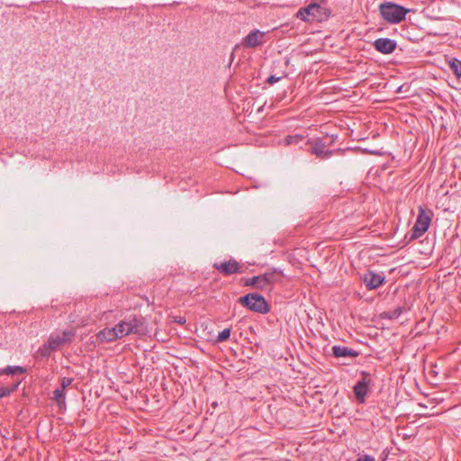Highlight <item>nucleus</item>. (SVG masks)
Masks as SVG:
<instances>
[{"label": "nucleus", "mask_w": 461, "mask_h": 461, "mask_svg": "<svg viewBox=\"0 0 461 461\" xmlns=\"http://www.w3.org/2000/svg\"><path fill=\"white\" fill-rule=\"evenodd\" d=\"M361 279L368 290H373L378 288L384 284V276L383 274H377L374 271L368 270L363 275Z\"/></svg>", "instance_id": "9"}, {"label": "nucleus", "mask_w": 461, "mask_h": 461, "mask_svg": "<svg viewBox=\"0 0 461 461\" xmlns=\"http://www.w3.org/2000/svg\"><path fill=\"white\" fill-rule=\"evenodd\" d=\"M356 461H375V459L370 455H363L358 456Z\"/></svg>", "instance_id": "25"}, {"label": "nucleus", "mask_w": 461, "mask_h": 461, "mask_svg": "<svg viewBox=\"0 0 461 461\" xmlns=\"http://www.w3.org/2000/svg\"><path fill=\"white\" fill-rule=\"evenodd\" d=\"M370 381V375L366 372H362V378L355 384L353 388L355 396L359 402H365Z\"/></svg>", "instance_id": "8"}, {"label": "nucleus", "mask_w": 461, "mask_h": 461, "mask_svg": "<svg viewBox=\"0 0 461 461\" xmlns=\"http://www.w3.org/2000/svg\"><path fill=\"white\" fill-rule=\"evenodd\" d=\"M280 77H276V76H270L267 79V82L270 85H273L276 82H278L280 80Z\"/></svg>", "instance_id": "26"}, {"label": "nucleus", "mask_w": 461, "mask_h": 461, "mask_svg": "<svg viewBox=\"0 0 461 461\" xmlns=\"http://www.w3.org/2000/svg\"><path fill=\"white\" fill-rule=\"evenodd\" d=\"M74 336L75 332L72 330L53 332L50 335L46 342L48 343V347L54 352L70 343Z\"/></svg>", "instance_id": "6"}, {"label": "nucleus", "mask_w": 461, "mask_h": 461, "mask_svg": "<svg viewBox=\"0 0 461 461\" xmlns=\"http://www.w3.org/2000/svg\"><path fill=\"white\" fill-rule=\"evenodd\" d=\"M54 399L59 403L61 401L65 399L64 390L61 388H58L53 392Z\"/></svg>", "instance_id": "21"}, {"label": "nucleus", "mask_w": 461, "mask_h": 461, "mask_svg": "<svg viewBox=\"0 0 461 461\" xmlns=\"http://www.w3.org/2000/svg\"><path fill=\"white\" fill-rule=\"evenodd\" d=\"M184 321L183 318L178 319L177 322L182 323Z\"/></svg>", "instance_id": "28"}, {"label": "nucleus", "mask_w": 461, "mask_h": 461, "mask_svg": "<svg viewBox=\"0 0 461 461\" xmlns=\"http://www.w3.org/2000/svg\"><path fill=\"white\" fill-rule=\"evenodd\" d=\"M325 0H320V2H324Z\"/></svg>", "instance_id": "29"}, {"label": "nucleus", "mask_w": 461, "mask_h": 461, "mask_svg": "<svg viewBox=\"0 0 461 461\" xmlns=\"http://www.w3.org/2000/svg\"><path fill=\"white\" fill-rule=\"evenodd\" d=\"M312 21L322 22L327 20L330 15V11L321 6L319 3H312L308 5Z\"/></svg>", "instance_id": "11"}, {"label": "nucleus", "mask_w": 461, "mask_h": 461, "mask_svg": "<svg viewBox=\"0 0 461 461\" xmlns=\"http://www.w3.org/2000/svg\"><path fill=\"white\" fill-rule=\"evenodd\" d=\"M431 212H426L422 207H419V213L412 227L411 239L421 237L429 228L431 222Z\"/></svg>", "instance_id": "5"}, {"label": "nucleus", "mask_w": 461, "mask_h": 461, "mask_svg": "<svg viewBox=\"0 0 461 461\" xmlns=\"http://www.w3.org/2000/svg\"><path fill=\"white\" fill-rule=\"evenodd\" d=\"M308 143L311 145L312 153L320 158H328L333 153L332 150L326 148V145L320 138L308 140Z\"/></svg>", "instance_id": "10"}, {"label": "nucleus", "mask_w": 461, "mask_h": 461, "mask_svg": "<svg viewBox=\"0 0 461 461\" xmlns=\"http://www.w3.org/2000/svg\"><path fill=\"white\" fill-rule=\"evenodd\" d=\"M264 36V32L254 30L250 32L242 41V44L246 48H256L258 46L262 45V38Z\"/></svg>", "instance_id": "13"}, {"label": "nucleus", "mask_w": 461, "mask_h": 461, "mask_svg": "<svg viewBox=\"0 0 461 461\" xmlns=\"http://www.w3.org/2000/svg\"><path fill=\"white\" fill-rule=\"evenodd\" d=\"M239 303L249 310L266 314L269 312L270 307L266 299L258 293H250L239 298Z\"/></svg>", "instance_id": "4"}, {"label": "nucleus", "mask_w": 461, "mask_h": 461, "mask_svg": "<svg viewBox=\"0 0 461 461\" xmlns=\"http://www.w3.org/2000/svg\"><path fill=\"white\" fill-rule=\"evenodd\" d=\"M213 267L223 276L243 273V266L234 258L220 263H214Z\"/></svg>", "instance_id": "7"}, {"label": "nucleus", "mask_w": 461, "mask_h": 461, "mask_svg": "<svg viewBox=\"0 0 461 461\" xmlns=\"http://www.w3.org/2000/svg\"><path fill=\"white\" fill-rule=\"evenodd\" d=\"M448 65L456 78L461 81V61L456 58H452Z\"/></svg>", "instance_id": "18"}, {"label": "nucleus", "mask_w": 461, "mask_h": 461, "mask_svg": "<svg viewBox=\"0 0 461 461\" xmlns=\"http://www.w3.org/2000/svg\"><path fill=\"white\" fill-rule=\"evenodd\" d=\"M96 339L100 342H113L121 339L116 326L104 328L96 334Z\"/></svg>", "instance_id": "14"}, {"label": "nucleus", "mask_w": 461, "mask_h": 461, "mask_svg": "<svg viewBox=\"0 0 461 461\" xmlns=\"http://www.w3.org/2000/svg\"><path fill=\"white\" fill-rule=\"evenodd\" d=\"M26 372V369L20 366H8L2 370V373L7 375H18Z\"/></svg>", "instance_id": "17"}, {"label": "nucleus", "mask_w": 461, "mask_h": 461, "mask_svg": "<svg viewBox=\"0 0 461 461\" xmlns=\"http://www.w3.org/2000/svg\"><path fill=\"white\" fill-rule=\"evenodd\" d=\"M402 313V307H397V308L393 309V311L387 312L386 314L388 315V318H390V319H396Z\"/></svg>", "instance_id": "23"}, {"label": "nucleus", "mask_w": 461, "mask_h": 461, "mask_svg": "<svg viewBox=\"0 0 461 461\" xmlns=\"http://www.w3.org/2000/svg\"><path fill=\"white\" fill-rule=\"evenodd\" d=\"M115 326L121 339L131 334L141 337L149 333L144 318L136 314L124 317Z\"/></svg>", "instance_id": "1"}, {"label": "nucleus", "mask_w": 461, "mask_h": 461, "mask_svg": "<svg viewBox=\"0 0 461 461\" xmlns=\"http://www.w3.org/2000/svg\"><path fill=\"white\" fill-rule=\"evenodd\" d=\"M6 395V390L4 388H0V398Z\"/></svg>", "instance_id": "27"}, {"label": "nucleus", "mask_w": 461, "mask_h": 461, "mask_svg": "<svg viewBox=\"0 0 461 461\" xmlns=\"http://www.w3.org/2000/svg\"><path fill=\"white\" fill-rule=\"evenodd\" d=\"M303 140V137L300 135H294V136H287L285 140V143L287 145L290 144H297L300 140Z\"/></svg>", "instance_id": "22"}, {"label": "nucleus", "mask_w": 461, "mask_h": 461, "mask_svg": "<svg viewBox=\"0 0 461 461\" xmlns=\"http://www.w3.org/2000/svg\"><path fill=\"white\" fill-rule=\"evenodd\" d=\"M230 329L226 328L218 334L216 342L225 341L230 338Z\"/></svg>", "instance_id": "20"}, {"label": "nucleus", "mask_w": 461, "mask_h": 461, "mask_svg": "<svg viewBox=\"0 0 461 461\" xmlns=\"http://www.w3.org/2000/svg\"><path fill=\"white\" fill-rule=\"evenodd\" d=\"M375 49L383 54H391L396 49V41L389 38H379L374 42Z\"/></svg>", "instance_id": "12"}, {"label": "nucleus", "mask_w": 461, "mask_h": 461, "mask_svg": "<svg viewBox=\"0 0 461 461\" xmlns=\"http://www.w3.org/2000/svg\"><path fill=\"white\" fill-rule=\"evenodd\" d=\"M297 18H300L301 20L304 22H311L312 21V15L309 11V7H304L299 9L296 14Z\"/></svg>", "instance_id": "19"}, {"label": "nucleus", "mask_w": 461, "mask_h": 461, "mask_svg": "<svg viewBox=\"0 0 461 461\" xmlns=\"http://www.w3.org/2000/svg\"><path fill=\"white\" fill-rule=\"evenodd\" d=\"M72 383V379L71 378H68V377H63L61 379V389H65L67 386L70 385Z\"/></svg>", "instance_id": "24"}, {"label": "nucleus", "mask_w": 461, "mask_h": 461, "mask_svg": "<svg viewBox=\"0 0 461 461\" xmlns=\"http://www.w3.org/2000/svg\"><path fill=\"white\" fill-rule=\"evenodd\" d=\"M52 349H50L49 347H48V343L45 342L42 346H41L37 350L36 352L34 353L33 355V357L36 359V360H43V359H48L51 353H52Z\"/></svg>", "instance_id": "16"}, {"label": "nucleus", "mask_w": 461, "mask_h": 461, "mask_svg": "<svg viewBox=\"0 0 461 461\" xmlns=\"http://www.w3.org/2000/svg\"><path fill=\"white\" fill-rule=\"evenodd\" d=\"M283 273L281 270L274 269L273 271L267 272L263 275L253 276L245 280L244 285L247 286H253L260 290H267L278 282H281Z\"/></svg>", "instance_id": "2"}, {"label": "nucleus", "mask_w": 461, "mask_h": 461, "mask_svg": "<svg viewBox=\"0 0 461 461\" xmlns=\"http://www.w3.org/2000/svg\"><path fill=\"white\" fill-rule=\"evenodd\" d=\"M379 11L384 21L396 24L405 19L410 10L392 2H384L379 5Z\"/></svg>", "instance_id": "3"}, {"label": "nucleus", "mask_w": 461, "mask_h": 461, "mask_svg": "<svg viewBox=\"0 0 461 461\" xmlns=\"http://www.w3.org/2000/svg\"><path fill=\"white\" fill-rule=\"evenodd\" d=\"M332 353L333 356L336 357H356L358 353L348 347L344 346H333L332 347Z\"/></svg>", "instance_id": "15"}]
</instances>
